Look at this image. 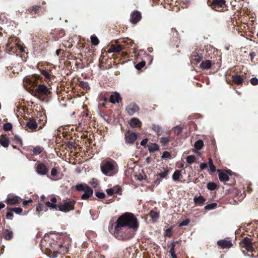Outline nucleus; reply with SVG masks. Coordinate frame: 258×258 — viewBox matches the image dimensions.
Wrapping results in <instances>:
<instances>
[{"instance_id": "obj_40", "label": "nucleus", "mask_w": 258, "mask_h": 258, "mask_svg": "<svg viewBox=\"0 0 258 258\" xmlns=\"http://www.w3.org/2000/svg\"><path fill=\"white\" fill-rule=\"evenodd\" d=\"M145 64L146 62L144 61H143L136 64L135 67L137 70H140L142 69L145 66Z\"/></svg>"}, {"instance_id": "obj_39", "label": "nucleus", "mask_w": 258, "mask_h": 258, "mask_svg": "<svg viewBox=\"0 0 258 258\" xmlns=\"http://www.w3.org/2000/svg\"><path fill=\"white\" fill-rule=\"evenodd\" d=\"M86 186H88L83 184H79L76 185V189L79 191H84L86 189Z\"/></svg>"}, {"instance_id": "obj_34", "label": "nucleus", "mask_w": 258, "mask_h": 258, "mask_svg": "<svg viewBox=\"0 0 258 258\" xmlns=\"http://www.w3.org/2000/svg\"><path fill=\"white\" fill-rule=\"evenodd\" d=\"M43 148L40 146H36L33 149V152L35 155H38L43 151Z\"/></svg>"}, {"instance_id": "obj_45", "label": "nucleus", "mask_w": 258, "mask_h": 258, "mask_svg": "<svg viewBox=\"0 0 258 258\" xmlns=\"http://www.w3.org/2000/svg\"><path fill=\"white\" fill-rule=\"evenodd\" d=\"M96 196L99 199L104 198L105 195L104 192L97 191L95 193Z\"/></svg>"}, {"instance_id": "obj_52", "label": "nucleus", "mask_w": 258, "mask_h": 258, "mask_svg": "<svg viewBox=\"0 0 258 258\" xmlns=\"http://www.w3.org/2000/svg\"><path fill=\"white\" fill-rule=\"evenodd\" d=\"M188 223H189L188 220H185L183 221L182 222H181L179 224V226H185V225H187L188 224Z\"/></svg>"}, {"instance_id": "obj_53", "label": "nucleus", "mask_w": 258, "mask_h": 258, "mask_svg": "<svg viewBox=\"0 0 258 258\" xmlns=\"http://www.w3.org/2000/svg\"><path fill=\"white\" fill-rule=\"evenodd\" d=\"M201 170H204L207 167V164L206 163H202L200 165Z\"/></svg>"}, {"instance_id": "obj_41", "label": "nucleus", "mask_w": 258, "mask_h": 258, "mask_svg": "<svg viewBox=\"0 0 258 258\" xmlns=\"http://www.w3.org/2000/svg\"><path fill=\"white\" fill-rule=\"evenodd\" d=\"M12 128V124L11 123H6L4 125V130L6 131H10Z\"/></svg>"}, {"instance_id": "obj_19", "label": "nucleus", "mask_w": 258, "mask_h": 258, "mask_svg": "<svg viewBox=\"0 0 258 258\" xmlns=\"http://www.w3.org/2000/svg\"><path fill=\"white\" fill-rule=\"evenodd\" d=\"M120 99V97L119 94L117 93H114L110 96V101L112 103L115 104L116 103H118Z\"/></svg>"}, {"instance_id": "obj_38", "label": "nucleus", "mask_w": 258, "mask_h": 258, "mask_svg": "<svg viewBox=\"0 0 258 258\" xmlns=\"http://www.w3.org/2000/svg\"><path fill=\"white\" fill-rule=\"evenodd\" d=\"M13 140L16 144L19 145L20 146L22 145V140L18 136H15Z\"/></svg>"}, {"instance_id": "obj_11", "label": "nucleus", "mask_w": 258, "mask_h": 258, "mask_svg": "<svg viewBox=\"0 0 258 258\" xmlns=\"http://www.w3.org/2000/svg\"><path fill=\"white\" fill-rule=\"evenodd\" d=\"M141 18V15L140 13L137 11H135L133 12L131 15V21L133 23L136 24L140 20Z\"/></svg>"}, {"instance_id": "obj_13", "label": "nucleus", "mask_w": 258, "mask_h": 258, "mask_svg": "<svg viewBox=\"0 0 258 258\" xmlns=\"http://www.w3.org/2000/svg\"><path fill=\"white\" fill-rule=\"evenodd\" d=\"M126 45H112L109 49V52H120L122 49L125 47Z\"/></svg>"}, {"instance_id": "obj_10", "label": "nucleus", "mask_w": 258, "mask_h": 258, "mask_svg": "<svg viewBox=\"0 0 258 258\" xmlns=\"http://www.w3.org/2000/svg\"><path fill=\"white\" fill-rule=\"evenodd\" d=\"M217 244L222 248H229L232 245L231 242L225 239L220 240L217 241Z\"/></svg>"}, {"instance_id": "obj_35", "label": "nucleus", "mask_w": 258, "mask_h": 258, "mask_svg": "<svg viewBox=\"0 0 258 258\" xmlns=\"http://www.w3.org/2000/svg\"><path fill=\"white\" fill-rule=\"evenodd\" d=\"M209 166L212 172H215L216 171V167L214 165L213 161L211 158L209 159Z\"/></svg>"}, {"instance_id": "obj_16", "label": "nucleus", "mask_w": 258, "mask_h": 258, "mask_svg": "<svg viewBox=\"0 0 258 258\" xmlns=\"http://www.w3.org/2000/svg\"><path fill=\"white\" fill-rule=\"evenodd\" d=\"M20 202V198L17 197H9L6 200V202L9 205H16Z\"/></svg>"}, {"instance_id": "obj_14", "label": "nucleus", "mask_w": 258, "mask_h": 258, "mask_svg": "<svg viewBox=\"0 0 258 258\" xmlns=\"http://www.w3.org/2000/svg\"><path fill=\"white\" fill-rule=\"evenodd\" d=\"M39 76L36 74L33 75L30 78L26 77L24 79V81L29 83L30 85L33 86L36 84V81Z\"/></svg>"}, {"instance_id": "obj_48", "label": "nucleus", "mask_w": 258, "mask_h": 258, "mask_svg": "<svg viewBox=\"0 0 258 258\" xmlns=\"http://www.w3.org/2000/svg\"><path fill=\"white\" fill-rule=\"evenodd\" d=\"M162 158L164 159H167L170 158V154L169 152L167 151H165L163 152V155L162 156Z\"/></svg>"}, {"instance_id": "obj_8", "label": "nucleus", "mask_w": 258, "mask_h": 258, "mask_svg": "<svg viewBox=\"0 0 258 258\" xmlns=\"http://www.w3.org/2000/svg\"><path fill=\"white\" fill-rule=\"evenodd\" d=\"M36 171L38 174L44 175L47 173L48 169L44 164L39 163L36 167Z\"/></svg>"}, {"instance_id": "obj_33", "label": "nucleus", "mask_w": 258, "mask_h": 258, "mask_svg": "<svg viewBox=\"0 0 258 258\" xmlns=\"http://www.w3.org/2000/svg\"><path fill=\"white\" fill-rule=\"evenodd\" d=\"M91 42L94 45H97L99 43V40L98 38L94 35L91 36Z\"/></svg>"}, {"instance_id": "obj_30", "label": "nucleus", "mask_w": 258, "mask_h": 258, "mask_svg": "<svg viewBox=\"0 0 258 258\" xmlns=\"http://www.w3.org/2000/svg\"><path fill=\"white\" fill-rule=\"evenodd\" d=\"M149 216L153 221H156L159 218L158 213L154 211H152L150 212Z\"/></svg>"}, {"instance_id": "obj_1", "label": "nucleus", "mask_w": 258, "mask_h": 258, "mask_svg": "<svg viewBox=\"0 0 258 258\" xmlns=\"http://www.w3.org/2000/svg\"><path fill=\"white\" fill-rule=\"evenodd\" d=\"M139 226V223L135 216L132 213L126 212L118 217L114 228L118 234L126 227L136 231Z\"/></svg>"}, {"instance_id": "obj_58", "label": "nucleus", "mask_w": 258, "mask_h": 258, "mask_svg": "<svg viewBox=\"0 0 258 258\" xmlns=\"http://www.w3.org/2000/svg\"><path fill=\"white\" fill-rule=\"evenodd\" d=\"M181 130L180 127H176L175 129V132L178 135L180 134Z\"/></svg>"}, {"instance_id": "obj_62", "label": "nucleus", "mask_w": 258, "mask_h": 258, "mask_svg": "<svg viewBox=\"0 0 258 258\" xmlns=\"http://www.w3.org/2000/svg\"><path fill=\"white\" fill-rule=\"evenodd\" d=\"M42 210V206L41 205H39L37 207V211H41Z\"/></svg>"}, {"instance_id": "obj_55", "label": "nucleus", "mask_w": 258, "mask_h": 258, "mask_svg": "<svg viewBox=\"0 0 258 258\" xmlns=\"http://www.w3.org/2000/svg\"><path fill=\"white\" fill-rule=\"evenodd\" d=\"M174 248H175L174 244H171V248L169 250V252L170 253V254H173V253H175Z\"/></svg>"}, {"instance_id": "obj_59", "label": "nucleus", "mask_w": 258, "mask_h": 258, "mask_svg": "<svg viewBox=\"0 0 258 258\" xmlns=\"http://www.w3.org/2000/svg\"><path fill=\"white\" fill-rule=\"evenodd\" d=\"M147 142H148V139H143L141 142V145L142 146H145L147 144Z\"/></svg>"}, {"instance_id": "obj_51", "label": "nucleus", "mask_w": 258, "mask_h": 258, "mask_svg": "<svg viewBox=\"0 0 258 258\" xmlns=\"http://www.w3.org/2000/svg\"><path fill=\"white\" fill-rule=\"evenodd\" d=\"M91 184L92 185V186L94 187H96L98 185V182L95 179H92V180L90 182Z\"/></svg>"}, {"instance_id": "obj_12", "label": "nucleus", "mask_w": 258, "mask_h": 258, "mask_svg": "<svg viewBox=\"0 0 258 258\" xmlns=\"http://www.w3.org/2000/svg\"><path fill=\"white\" fill-rule=\"evenodd\" d=\"M129 124L130 125L131 127L134 128L137 127H140L142 122L138 118L133 117L131 118L129 122Z\"/></svg>"}, {"instance_id": "obj_22", "label": "nucleus", "mask_w": 258, "mask_h": 258, "mask_svg": "<svg viewBox=\"0 0 258 258\" xmlns=\"http://www.w3.org/2000/svg\"><path fill=\"white\" fill-rule=\"evenodd\" d=\"M194 202L196 205L201 206L206 201L202 196H195L194 198Z\"/></svg>"}, {"instance_id": "obj_17", "label": "nucleus", "mask_w": 258, "mask_h": 258, "mask_svg": "<svg viewBox=\"0 0 258 258\" xmlns=\"http://www.w3.org/2000/svg\"><path fill=\"white\" fill-rule=\"evenodd\" d=\"M57 202L56 198L55 197L52 198L50 201H47L45 203V205L51 209H55L56 208V203Z\"/></svg>"}, {"instance_id": "obj_2", "label": "nucleus", "mask_w": 258, "mask_h": 258, "mask_svg": "<svg viewBox=\"0 0 258 258\" xmlns=\"http://www.w3.org/2000/svg\"><path fill=\"white\" fill-rule=\"evenodd\" d=\"M101 170L104 175L111 176L117 173L118 167L115 161L111 159H107L101 164Z\"/></svg>"}, {"instance_id": "obj_3", "label": "nucleus", "mask_w": 258, "mask_h": 258, "mask_svg": "<svg viewBox=\"0 0 258 258\" xmlns=\"http://www.w3.org/2000/svg\"><path fill=\"white\" fill-rule=\"evenodd\" d=\"M50 93V91L46 86L44 85H39L37 88L34 91V96L40 99L45 96H48Z\"/></svg>"}, {"instance_id": "obj_4", "label": "nucleus", "mask_w": 258, "mask_h": 258, "mask_svg": "<svg viewBox=\"0 0 258 258\" xmlns=\"http://www.w3.org/2000/svg\"><path fill=\"white\" fill-rule=\"evenodd\" d=\"M75 204L74 201H68L59 205L58 207L60 211L66 213L74 209Z\"/></svg>"}, {"instance_id": "obj_20", "label": "nucleus", "mask_w": 258, "mask_h": 258, "mask_svg": "<svg viewBox=\"0 0 258 258\" xmlns=\"http://www.w3.org/2000/svg\"><path fill=\"white\" fill-rule=\"evenodd\" d=\"M3 236L6 240H11L13 237V232L8 229H5L3 232Z\"/></svg>"}, {"instance_id": "obj_43", "label": "nucleus", "mask_w": 258, "mask_h": 258, "mask_svg": "<svg viewBox=\"0 0 258 258\" xmlns=\"http://www.w3.org/2000/svg\"><path fill=\"white\" fill-rule=\"evenodd\" d=\"M202 57L203 56H202V55H195L192 56V60H195L197 62H199L202 59Z\"/></svg>"}, {"instance_id": "obj_60", "label": "nucleus", "mask_w": 258, "mask_h": 258, "mask_svg": "<svg viewBox=\"0 0 258 258\" xmlns=\"http://www.w3.org/2000/svg\"><path fill=\"white\" fill-rule=\"evenodd\" d=\"M171 230L170 229H167L166 231V235L168 236H171Z\"/></svg>"}, {"instance_id": "obj_28", "label": "nucleus", "mask_w": 258, "mask_h": 258, "mask_svg": "<svg viewBox=\"0 0 258 258\" xmlns=\"http://www.w3.org/2000/svg\"><path fill=\"white\" fill-rule=\"evenodd\" d=\"M201 67L204 69H209L211 67V62L209 60L203 61L201 64Z\"/></svg>"}, {"instance_id": "obj_5", "label": "nucleus", "mask_w": 258, "mask_h": 258, "mask_svg": "<svg viewBox=\"0 0 258 258\" xmlns=\"http://www.w3.org/2000/svg\"><path fill=\"white\" fill-rule=\"evenodd\" d=\"M38 126V122L35 118L30 117L27 119L26 122V127H27V130H31L32 132L36 131Z\"/></svg>"}, {"instance_id": "obj_26", "label": "nucleus", "mask_w": 258, "mask_h": 258, "mask_svg": "<svg viewBox=\"0 0 258 258\" xmlns=\"http://www.w3.org/2000/svg\"><path fill=\"white\" fill-rule=\"evenodd\" d=\"M169 171L167 167L163 168L159 173V176L161 178H165L169 174Z\"/></svg>"}, {"instance_id": "obj_47", "label": "nucleus", "mask_w": 258, "mask_h": 258, "mask_svg": "<svg viewBox=\"0 0 258 258\" xmlns=\"http://www.w3.org/2000/svg\"><path fill=\"white\" fill-rule=\"evenodd\" d=\"M41 74L47 79H50V75L45 70H42L41 71Z\"/></svg>"}, {"instance_id": "obj_32", "label": "nucleus", "mask_w": 258, "mask_h": 258, "mask_svg": "<svg viewBox=\"0 0 258 258\" xmlns=\"http://www.w3.org/2000/svg\"><path fill=\"white\" fill-rule=\"evenodd\" d=\"M217 206V204L216 203H213L206 205L204 209L206 210H211L215 209Z\"/></svg>"}, {"instance_id": "obj_56", "label": "nucleus", "mask_w": 258, "mask_h": 258, "mask_svg": "<svg viewBox=\"0 0 258 258\" xmlns=\"http://www.w3.org/2000/svg\"><path fill=\"white\" fill-rule=\"evenodd\" d=\"M13 214L12 212H8L7 214V218L8 219H10V220H12V218H13Z\"/></svg>"}, {"instance_id": "obj_54", "label": "nucleus", "mask_w": 258, "mask_h": 258, "mask_svg": "<svg viewBox=\"0 0 258 258\" xmlns=\"http://www.w3.org/2000/svg\"><path fill=\"white\" fill-rule=\"evenodd\" d=\"M133 236V234H125L122 237V239H130Z\"/></svg>"}, {"instance_id": "obj_61", "label": "nucleus", "mask_w": 258, "mask_h": 258, "mask_svg": "<svg viewBox=\"0 0 258 258\" xmlns=\"http://www.w3.org/2000/svg\"><path fill=\"white\" fill-rule=\"evenodd\" d=\"M81 84H82V86L84 87H85L86 88H87V87H89V85L87 83H86V82H82L81 83Z\"/></svg>"}, {"instance_id": "obj_37", "label": "nucleus", "mask_w": 258, "mask_h": 258, "mask_svg": "<svg viewBox=\"0 0 258 258\" xmlns=\"http://www.w3.org/2000/svg\"><path fill=\"white\" fill-rule=\"evenodd\" d=\"M170 141L168 137H162L160 138V143L163 146H165L168 144Z\"/></svg>"}, {"instance_id": "obj_9", "label": "nucleus", "mask_w": 258, "mask_h": 258, "mask_svg": "<svg viewBox=\"0 0 258 258\" xmlns=\"http://www.w3.org/2000/svg\"><path fill=\"white\" fill-rule=\"evenodd\" d=\"M242 247L248 251H252L253 250L251 242L247 237H245L243 239L242 241Z\"/></svg>"}, {"instance_id": "obj_24", "label": "nucleus", "mask_w": 258, "mask_h": 258, "mask_svg": "<svg viewBox=\"0 0 258 258\" xmlns=\"http://www.w3.org/2000/svg\"><path fill=\"white\" fill-rule=\"evenodd\" d=\"M152 128L158 136H160L163 134V130L159 125L154 124L152 125Z\"/></svg>"}, {"instance_id": "obj_46", "label": "nucleus", "mask_w": 258, "mask_h": 258, "mask_svg": "<svg viewBox=\"0 0 258 258\" xmlns=\"http://www.w3.org/2000/svg\"><path fill=\"white\" fill-rule=\"evenodd\" d=\"M250 83L252 85H256L258 84V79L256 78H252L250 80Z\"/></svg>"}, {"instance_id": "obj_63", "label": "nucleus", "mask_w": 258, "mask_h": 258, "mask_svg": "<svg viewBox=\"0 0 258 258\" xmlns=\"http://www.w3.org/2000/svg\"><path fill=\"white\" fill-rule=\"evenodd\" d=\"M5 204L0 202V210L5 207Z\"/></svg>"}, {"instance_id": "obj_27", "label": "nucleus", "mask_w": 258, "mask_h": 258, "mask_svg": "<svg viewBox=\"0 0 258 258\" xmlns=\"http://www.w3.org/2000/svg\"><path fill=\"white\" fill-rule=\"evenodd\" d=\"M0 143L4 147H8L9 145V140L6 137L1 136L0 137Z\"/></svg>"}, {"instance_id": "obj_36", "label": "nucleus", "mask_w": 258, "mask_h": 258, "mask_svg": "<svg viewBox=\"0 0 258 258\" xmlns=\"http://www.w3.org/2000/svg\"><path fill=\"white\" fill-rule=\"evenodd\" d=\"M196 157L194 155H189L186 157V160L187 163L192 164L195 161Z\"/></svg>"}, {"instance_id": "obj_7", "label": "nucleus", "mask_w": 258, "mask_h": 258, "mask_svg": "<svg viewBox=\"0 0 258 258\" xmlns=\"http://www.w3.org/2000/svg\"><path fill=\"white\" fill-rule=\"evenodd\" d=\"M126 142L129 144H133L137 139L136 133L128 131L125 135Z\"/></svg>"}, {"instance_id": "obj_25", "label": "nucleus", "mask_w": 258, "mask_h": 258, "mask_svg": "<svg viewBox=\"0 0 258 258\" xmlns=\"http://www.w3.org/2000/svg\"><path fill=\"white\" fill-rule=\"evenodd\" d=\"M225 0H213L212 5L217 8H221L225 4Z\"/></svg>"}, {"instance_id": "obj_31", "label": "nucleus", "mask_w": 258, "mask_h": 258, "mask_svg": "<svg viewBox=\"0 0 258 258\" xmlns=\"http://www.w3.org/2000/svg\"><path fill=\"white\" fill-rule=\"evenodd\" d=\"M203 145L204 144L203 141L199 140L196 142L194 145V147L197 150H200L203 147Z\"/></svg>"}, {"instance_id": "obj_18", "label": "nucleus", "mask_w": 258, "mask_h": 258, "mask_svg": "<svg viewBox=\"0 0 258 258\" xmlns=\"http://www.w3.org/2000/svg\"><path fill=\"white\" fill-rule=\"evenodd\" d=\"M219 172V178L221 181H227L229 180V177L227 173L224 171H222L218 170Z\"/></svg>"}, {"instance_id": "obj_50", "label": "nucleus", "mask_w": 258, "mask_h": 258, "mask_svg": "<svg viewBox=\"0 0 258 258\" xmlns=\"http://www.w3.org/2000/svg\"><path fill=\"white\" fill-rule=\"evenodd\" d=\"M106 192L109 196H112L114 193V190L112 188H108L106 189Z\"/></svg>"}, {"instance_id": "obj_23", "label": "nucleus", "mask_w": 258, "mask_h": 258, "mask_svg": "<svg viewBox=\"0 0 258 258\" xmlns=\"http://www.w3.org/2000/svg\"><path fill=\"white\" fill-rule=\"evenodd\" d=\"M181 170H176L172 175V179L175 181H179L180 179L182 178V175L181 173Z\"/></svg>"}, {"instance_id": "obj_57", "label": "nucleus", "mask_w": 258, "mask_h": 258, "mask_svg": "<svg viewBox=\"0 0 258 258\" xmlns=\"http://www.w3.org/2000/svg\"><path fill=\"white\" fill-rule=\"evenodd\" d=\"M32 200H27V201H24L23 202V206H26V205H27V204L28 203H32Z\"/></svg>"}, {"instance_id": "obj_64", "label": "nucleus", "mask_w": 258, "mask_h": 258, "mask_svg": "<svg viewBox=\"0 0 258 258\" xmlns=\"http://www.w3.org/2000/svg\"><path fill=\"white\" fill-rule=\"evenodd\" d=\"M61 51V50L60 49H58L57 50H56L55 53H56V54L57 55H59V53H60V52Z\"/></svg>"}, {"instance_id": "obj_6", "label": "nucleus", "mask_w": 258, "mask_h": 258, "mask_svg": "<svg viewBox=\"0 0 258 258\" xmlns=\"http://www.w3.org/2000/svg\"><path fill=\"white\" fill-rule=\"evenodd\" d=\"M125 110L128 115H133L139 111V108L136 104L131 103L126 107Z\"/></svg>"}, {"instance_id": "obj_44", "label": "nucleus", "mask_w": 258, "mask_h": 258, "mask_svg": "<svg viewBox=\"0 0 258 258\" xmlns=\"http://www.w3.org/2000/svg\"><path fill=\"white\" fill-rule=\"evenodd\" d=\"M216 185L214 183H209L207 185L208 188L211 190L216 189Z\"/></svg>"}, {"instance_id": "obj_42", "label": "nucleus", "mask_w": 258, "mask_h": 258, "mask_svg": "<svg viewBox=\"0 0 258 258\" xmlns=\"http://www.w3.org/2000/svg\"><path fill=\"white\" fill-rule=\"evenodd\" d=\"M10 210L19 215L21 214V213L22 212V209L21 208H14L10 209Z\"/></svg>"}, {"instance_id": "obj_49", "label": "nucleus", "mask_w": 258, "mask_h": 258, "mask_svg": "<svg viewBox=\"0 0 258 258\" xmlns=\"http://www.w3.org/2000/svg\"><path fill=\"white\" fill-rule=\"evenodd\" d=\"M57 173V171L55 168H53L51 169V176L54 177L56 175Z\"/></svg>"}, {"instance_id": "obj_29", "label": "nucleus", "mask_w": 258, "mask_h": 258, "mask_svg": "<svg viewBox=\"0 0 258 258\" xmlns=\"http://www.w3.org/2000/svg\"><path fill=\"white\" fill-rule=\"evenodd\" d=\"M148 150L150 152H153L159 150L158 145L155 143L150 144L148 145Z\"/></svg>"}, {"instance_id": "obj_15", "label": "nucleus", "mask_w": 258, "mask_h": 258, "mask_svg": "<svg viewBox=\"0 0 258 258\" xmlns=\"http://www.w3.org/2000/svg\"><path fill=\"white\" fill-rule=\"evenodd\" d=\"M93 190L89 186H86V189L84 190V193L82 196L83 200L88 199L93 194Z\"/></svg>"}, {"instance_id": "obj_21", "label": "nucleus", "mask_w": 258, "mask_h": 258, "mask_svg": "<svg viewBox=\"0 0 258 258\" xmlns=\"http://www.w3.org/2000/svg\"><path fill=\"white\" fill-rule=\"evenodd\" d=\"M233 82L237 85H241L243 82V78L240 75H236L232 77Z\"/></svg>"}]
</instances>
